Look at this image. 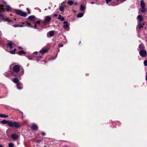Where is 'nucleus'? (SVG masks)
Wrapping results in <instances>:
<instances>
[{"label":"nucleus","mask_w":147,"mask_h":147,"mask_svg":"<svg viewBox=\"0 0 147 147\" xmlns=\"http://www.w3.org/2000/svg\"><path fill=\"white\" fill-rule=\"evenodd\" d=\"M12 67L13 71L11 72V74L14 76L19 77L24 74V70L19 65H13Z\"/></svg>","instance_id":"1"},{"label":"nucleus","mask_w":147,"mask_h":147,"mask_svg":"<svg viewBox=\"0 0 147 147\" xmlns=\"http://www.w3.org/2000/svg\"><path fill=\"white\" fill-rule=\"evenodd\" d=\"M9 127H13L16 129H18L20 127V125L19 123L17 122H13L10 121Z\"/></svg>","instance_id":"2"},{"label":"nucleus","mask_w":147,"mask_h":147,"mask_svg":"<svg viewBox=\"0 0 147 147\" xmlns=\"http://www.w3.org/2000/svg\"><path fill=\"white\" fill-rule=\"evenodd\" d=\"M13 81L14 83L16 84L17 86L18 89L21 90L22 89V87L21 86L22 84L21 82H19V79L18 78H15Z\"/></svg>","instance_id":"3"},{"label":"nucleus","mask_w":147,"mask_h":147,"mask_svg":"<svg viewBox=\"0 0 147 147\" xmlns=\"http://www.w3.org/2000/svg\"><path fill=\"white\" fill-rule=\"evenodd\" d=\"M16 14L20 16L25 17L27 15V13L25 12H23L20 10H18L16 11Z\"/></svg>","instance_id":"4"},{"label":"nucleus","mask_w":147,"mask_h":147,"mask_svg":"<svg viewBox=\"0 0 147 147\" xmlns=\"http://www.w3.org/2000/svg\"><path fill=\"white\" fill-rule=\"evenodd\" d=\"M139 54L141 57H146L147 55V52L144 50L140 49Z\"/></svg>","instance_id":"5"},{"label":"nucleus","mask_w":147,"mask_h":147,"mask_svg":"<svg viewBox=\"0 0 147 147\" xmlns=\"http://www.w3.org/2000/svg\"><path fill=\"white\" fill-rule=\"evenodd\" d=\"M0 18L4 22H11V20H9L4 15L1 14H0Z\"/></svg>","instance_id":"6"},{"label":"nucleus","mask_w":147,"mask_h":147,"mask_svg":"<svg viewBox=\"0 0 147 147\" xmlns=\"http://www.w3.org/2000/svg\"><path fill=\"white\" fill-rule=\"evenodd\" d=\"M7 45L9 47L10 49H12L16 46L15 44L11 41H9L7 43Z\"/></svg>","instance_id":"7"},{"label":"nucleus","mask_w":147,"mask_h":147,"mask_svg":"<svg viewBox=\"0 0 147 147\" xmlns=\"http://www.w3.org/2000/svg\"><path fill=\"white\" fill-rule=\"evenodd\" d=\"M11 137L12 139L13 140H17L19 138L18 135L16 134H12L11 135Z\"/></svg>","instance_id":"8"},{"label":"nucleus","mask_w":147,"mask_h":147,"mask_svg":"<svg viewBox=\"0 0 147 147\" xmlns=\"http://www.w3.org/2000/svg\"><path fill=\"white\" fill-rule=\"evenodd\" d=\"M54 34V32L53 31H51L49 32L47 34V36L48 37L53 36Z\"/></svg>","instance_id":"9"},{"label":"nucleus","mask_w":147,"mask_h":147,"mask_svg":"<svg viewBox=\"0 0 147 147\" xmlns=\"http://www.w3.org/2000/svg\"><path fill=\"white\" fill-rule=\"evenodd\" d=\"M4 9L8 12H9L12 10V8L8 5H5V6Z\"/></svg>","instance_id":"10"},{"label":"nucleus","mask_w":147,"mask_h":147,"mask_svg":"<svg viewBox=\"0 0 147 147\" xmlns=\"http://www.w3.org/2000/svg\"><path fill=\"white\" fill-rule=\"evenodd\" d=\"M137 19L138 21V22H140V23H141L143 19L142 16L140 15L138 16Z\"/></svg>","instance_id":"11"},{"label":"nucleus","mask_w":147,"mask_h":147,"mask_svg":"<svg viewBox=\"0 0 147 147\" xmlns=\"http://www.w3.org/2000/svg\"><path fill=\"white\" fill-rule=\"evenodd\" d=\"M10 121H7L6 120H3L0 121V123L2 124H8V125L9 126V123H10Z\"/></svg>","instance_id":"12"},{"label":"nucleus","mask_w":147,"mask_h":147,"mask_svg":"<svg viewBox=\"0 0 147 147\" xmlns=\"http://www.w3.org/2000/svg\"><path fill=\"white\" fill-rule=\"evenodd\" d=\"M51 18L50 16H47L45 18V22H49L51 20Z\"/></svg>","instance_id":"13"},{"label":"nucleus","mask_w":147,"mask_h":147,"mask_svg":"<svg viewBox=\"0 0 147 147\" xmlns=\"http://www.w3.org/2000/svg\"><path fill=\"white\" fill-rule=\"evenodd\" d=\"M32 128L33 130H37L38 127L37 125L35 124H33L32 125Z\"/></svg>","instance_id":"14"},{"label":"nucleus","mask_w":147,"mask_h":147,"mask_svg":"<svg viewBox=\"0 0 147 147\" xmlns=\"http://www.w3.org/2000/svg\"><path fill=\"white\" fill-rule=\"evenodd\" d=\"M48 51V50L47 49H43L40 51V52L43 54L47 52Z\"/></svg>","instance_id":"15"},{"label":"nucleus","mask_w":147,"mask_h":147,"mask_svg":"<svg viewBox=\"0 0 147 147\" xmlns=\"http://www.w3.org/2000/svg\"><path fill=\"white\" fill-rule=\"evenodd\" d=\"M63 24L64 25L63 26V27L65 29H66L68 27V22L67 21H64L63 22Z\"/></svg>","instance_id":"16"},{"label":"nucleus","mask_w":147,"mask_h":147,"mask_svg":"<svg viewBox=\"0 0 147 147\" xmlns=\"http://www.w3.org/2000/svg\"><path fill=\"white\" fill-rule=\"evenodd\" d=\"M36 18L34 16H29L28 19H29L30 21H33Z\"/></svg>","instance_id":"17"},{"label":"nucleus","mask_w":147,"mask_h":147,"mask_svg":"<svg viewBox=\"0 0 147 147\" xmlns=\"http://www.w3.org/2000/svg\"><path fill=\"white\" fill-rule=\"evenodd\" d=\"M145 3L144 2L143 0H142L140 2V6L141 8L145 7Z\"/></svg>","instance_id":"18"},{"label":"nucleus","mask_w":147,"mask_h":147,"mask_svg":"<svg viewBox=\"0 0 147 147\" xmlns=\"http://www.w3.org/2000/svg\"><path fill=\"white\" fill-rule=\"evenodd\" d=\"M138 24L137 26V28L141 29L143 28V26L141 25V23L138 22Z\"/></svg>","instance_id":"19"},{"label":"nucleus","mask_w":147,"mask_h":147,"mask_svg":"<svg viewBox=\"0 0 147 147\" xmlns=\"http://www.w3.org/2000/svg\"><path fill=\"white\" fill-rule=\"evenodd\" d=\"M8 117V116L7 115H5L4 114L0 113V117L2 118H7Z\"/></svg>","instance_id":"20"},{"label":"nucleus","mask_w":147,"mask_h":147,"mask_svg":"<svg viewBox=\"0 0 147 147\" xmlns=\"http://www.w3.org/2000/svg\"><path fill=\"white\" fill-rule=\"evenodd\" d=\"M141 10V12L144 13L146 12V9L145 7L141 8V9H140Z\"/></svg>","instance_id":"21"},{"label":"nucleus","mask_w":147,"mask_h":147,"mask_svg":"<svg viewBox=\"0 0 147 147\" xmlns=\"http://www.w3.org/2000/svg\"><path fill=\"white\" fill-rule=\"evenodd\" d=\"M16 49H14L13 50H12L10 51V53L11 54H15V53L16 51Z\"/></svg>","instance_id":"22"},{"label":"nucleus","mask_w":147,"mask_h":147,"mask_svg":"<svg viewBox=\"0 0 147 147\" xmlns=\"http://www.w3.org/2000/svg\"><path fill=\"white\" fill-rule=\"evenodd\" d=\"M84 13H80L77 15V16L78 18H81L84 15Z\"/></svg>","instance_id":"23"},{"label":"nucleus","mask_w":147,"mask_h":147,"mask_svg":"<svg viewBox=\"0 0 147 147\" xmlns=\"http://www.w3.org/2000/svg\"><path fill=\"white\" fill-rule=\"evenodd\" d=\"M67 3L70 5H71L74 4V2L70 0Z\"/></svg>","instance_id":"24"},{"label":"nucleus","mask_w":147,"mask_h":147,"mask_svg":"<svg viewBox=\"0 0 147 147\" xmlns=\"http://www.w3.org/2000/svg\"><path fill=\"white\" fill-rule=\"evenodd\" d=\"M13 27L15 28L17 27H23L24 26L23 25H14L13 26Z\"/></svg>","instance_id":"25"},{"label":"nucleus","mask_w":147,"mask_h":147,"mask_svg":"<svg viewBox=\"0 0 147 147\" xmlns=\"http://www.w3.org/2000/svg\"><path fill=\"white\" fill-rule=\"evenodd\" d=\"M85 9V7L82 5H81L80 10L82 11H84Z\"/></svg>","instance_id":"26"},{"label":"nucleus","mask_w":147,"mask_h":147,"mask_svg":"<svg viewBox=\"0 0 147 147\" xmlns=\"http://www.w3.org/2000/svg\"><path fill=\"white\" fill-rule=\"evenodd\" d=\"M139 47L140 49L144 50V47L142 44H140L139 46Z\"/></svg>","instance_id":"27"},{"label":"nucleus","mask_w":147,"mask_h":147,"mask_svg":"<svg viewBox=\"0 0 147 147\" xmlns=\"http://www.w3.org/2000/svg\"><path fill=\"white\" fill-rule=\"evenodd\" d=\"M58 18L59 19H60L62 21H64L65 20L64 18L63 17L61 16L60 15H59Z\"/></svg>","instance_id":"28"},{"label":"nucleus","mask_w":147,"mask_h":147,"mask_svg":"<svg viewBox=\"0 0 147 147\" xmlns=\"http://www.w3.org/2000/svg\"><path fill=\"white\" fill-rule=\"evenodd\" d=\"M22 53L25 54L26 53L23 50L20 51L18 53V54L19 55H21Z\"/></svg>","instance_id":"29"},{"label":"nucleus","mask_w":147,"mask_h":147,"mask_svg":"<svg viewBox=\"0 0 147 147\" xmlns=\"http://www.w3.org/2000/svg\"><path fill=\"white\" fill-rule=\"evenodd\" d=\"M25 23H26V24L27 26H29V27L31 26V24L30 23H29L28 22H26Z\"/></svg>","instance_id":"30"},{"label":"nucleus","mask_w":147,"mask_h":147,"mask_svg":"<svg viewBox=\"0 0 147 147\" xmlns=\"http://www.w3.org/2000/svg\"><path fill=\"white\" fill-rule=\"evenodd\" d=\"M60 10L61 11H63L64 10V7L63 6H62L61 7H60Z\"/></svg>","instance_id":"31"},{"label":"nucleus","mask_w":147,"mask_h":147,"mask_svg":"<svg viewBox=\"0 0 147 147\" xmlns=\"http://www.w3.org/2000/svg\"><path fill=\"white\" fill-rule=\"evenodd\" d=\"M8 146L9 147H13L14 145L12 143H9V144Z\"/></svg>","instance_id":"32"},{"label":"nucleus","mask_w":147,"mask_h":147,"mask_svg":"<svg viewBox=\"0 0 147 147\" xmlns=\"http://www.w3.org/2000/svg\"><path fill=\"white\" fill-rule=\"evenodd\" d=\"M144 64L145 66H147V60H145L144 61Z\"/></svg>","instance_id":"33"},{"label":"nucleus","mask_w":147,"mask_h":147,"mask_svg":"<svg viewBox=\"0 0 147 147\" xmlns=\"http://www.w3.org/2000/svg\"><path fill=\"white\" fill-rule=\"evenodd\" d=\"M111 1V0H106V2L107 4H108L109 5H110V4H108V3L109 2H110Z\"/></svg>","instance_id":"34"},{"label":"nucleus","mask_w":147,"mask_h":147,"mask_svg":"<svg viewBox=\"0 0 147 147\" xmlns=\"http://www.w3.org/2000/svg\"><path fill=\"white\" fill-rule=\"evenodd\" d=\"M40 23V22L39 21H37L36 22H35V23L36 24H39Z\"/></svg>","instance_id":"35"},{"label":"nucleus","mask_w":147,"mask_h":147,"mask_svg":"<svg viewBox=\"0 0 147 147\" xmlns=\"http://www.w3.org/2000/svg\"><path fill=\"white\" fill-rule=\"evenodd\" d=\"M121 1L119 3H122L123 2V1H122V0H117V2H119V1Z\"/></svg>","instance_id":"36"},{"label":"nucleus","mask_w":147,"mask_h":147,"mask_svg":"<svg viewBox=\"0 0 147 147\" xmlns=\"http://www.w3.org/2000/svg\"><path fill=\"white\" fill-rule=\"evenodd\" d=\"M41 141V140H38L36 141V143H38V144L39 143H40Z\"/></svg>","instance_id":"37"},{"label":"nucleus","mask_w":147,"mask_h":147,"mask_svg":"<svg viewBox=\"0 0 147 147\" xmlns=\"http://www.w3.org/2000/svg\"><path fill=\"white\" fill-rule=\"evenodd\" d=\"M36 24L35 23L34 26V28L36 29V28L37 27V25H36Z\"/></svg>","instance_id":"38"},{"label":"nucleus","mask_w":147,"mask_h":147,"mask_svg":"<svg viewBox=\"0 0 147 147\" xmlns=\"http://www.w3.org/2000/svg\"><path fill=\"white\" fill-rule=\"evenodd\" d=\"M42 135L43 136H45V132H42Z\"/></svg>","instance_id":"39"},{"label":"nucleus","mask_w":147,"mask_h":147,"mask_svg":"<svg viewBox=\"0 0 147 147\" xmlns=\"http://www.w3.org/2000/svg\"><path fill=\"white\" fill-rule=\"evenodd\" d=\"M59 45L60 47H63V45L62 44H60Z\"/></svg>","instance_id":"40"},{"label":"nucleus","mask_w":147,"mask_h":147,"mask_svg":"<svg viewBox=\"0 0 147 147\" xmlns=\"http://www.w3.org/2000/svg\"><path fill=\"white\" fill-rule=\"evenodd\" d=\"M34 54L37 55L38 54V52H35L33 53Z\"/></svg>","instance_id":"41"},{"label":"nucleus","mask_w":147,"mask_h":147,"mask_svg":"<svg viewBox=\"0 0 147 147\" xmlns=\"http://www.w3.org/2000/svg\"><path fill=\"white\" fill-rule=\"evenodd\" d=\"M18 49H22V48L21 47H20V46H18Z\"/></svg>","instance_id":"42"},{"label":"nucleus","mask_w":147,"mask_h":147,"mask_svg":"<svg viewBox=\"0 0 147 147\" xmlns=\"http://www.w3.org/2000/svg\"><path fill=\"white\" fill-rule=\"evenodd\" d=\"M54 16L55 17H56L57 16V14H54Z\"/></svg>","instance_id":"43"},{"label":"nucleus","mask_w":147,"mask_h":147,"mask_svg":"<svg viewBox=\"0 0 147 147\" xmlns=\"http://www.w3.org/2000/svg\"><path fill=\"white\" fill-rule=\"evenodd\" d=\"M90 3L92 4H93L94 3V2L93 1H91Z\"/></svg>","instance_id":"44"},{"label":"nucleus","mask_w":147,"mask_h":147,"mask_svg":"<svg viewBox=\"0 0 147 147\" xmlns=\"http://www.w3.org/2000/svg\"><path fill=\"white\" fill-rule=\"evenodd\" d=\"M1 11H2L1 9V8H0V13L1 12Z\"/></svg>","instance_id":"45"},{"label":"nucleus","mask_w":147,"mask_h":147,"mask_svg":"<svg viewBox=\"0 0 147 147\" xmlns=\"http://www.w3.org/2000/svg\"><path fill=\"white\" fill-rule=\"evenodd\" d=\"M146 81H147V76H146Z\"/></svg>","instance_id":"46"},{"label":"nucleus","mask_w":147,"mask_h":147,"mask_svg":"<svg viewBox=\"0 0 147 147\" xmlns=\"http://www.w3.org/2000/svg\"><path fill=\"white\" fill-rule=\"evenodd\" d=\"M0 147H3V146L0 144Z\"/></svg>","instance_id":"47"},{"label":"nucleus","mask_w":147,"mask_h":147,"mask_svg":"<svg viewBox=\"0 0 147 147\" xmlns=\"http://www.w3.org/2000/svg\"><path fill=\"white\" fill-rule=\"evenodd\" d=\"M28 59H29V60H31L32 59L31 58H28Z\"/></svg>","instance_id":"48"},{"label":"nucleus","mask_w":147,"mask_h":147,"mask_svg":"<svg viewBox=\"0 0 147 147\" xmlns=\"http://www.w3.org/2000/svg\"><path fill=\"white\" fill-rule=\"evenodd\" d=\"M64 2H63L62 3V4H64Z\"/></svg>","instance_id":"49"},{"label":"nucleus","mask_w":147,"mask_h":147,"mask_svg":"<svg viewBox=\"0 0 147 147\" xmlns=\"http://www.w3.org/2000/svg\"><path fill=\"white\" fill-rule=\"evenodd\" d=\"M22 115L23 114V113L22 112H20Z\"/></svg>","instance_id":"50"},{"label":"nucleus","mask_w":147,"mask_h":147,"mask_svg":"<svg viewBox=\"0 0 147 147\" xmlns=\"http://www.w3.org/2000/svg\"><path fill=\"white\" fill-rule=\"evenodd\" d=\"M40 58H42V57L41 56H40Z\"/></svg>","instance_id":"51"},{"label":"nucleus","mask_w":147,"mask_h":147,"mask_svg":"<svg viewBox=\"0 0 147 147\" xmlns=\"http://www.w3.org/2000/svg\"><path fill=\"white\" fill-rule=\"evenodd\" d=\"M146 76H147V73H146Z\"/></svg>","instance_id":"52"}]
</instances>
